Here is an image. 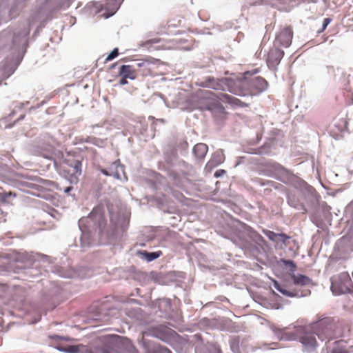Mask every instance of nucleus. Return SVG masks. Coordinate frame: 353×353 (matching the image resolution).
Segmentation results:
<instances>
[{"label": "nucleus", "mask_w": 353, "mask_h": 353, "mask_svg": "<svg viewBox=\"0 0 353 353\" xmlns=\"http://www.w3.org/2000/svg\"><path fill=\"white\" fill-rule=\"evenodd\" d=\"M259 72V69L246 71L243 75L233 74L230 77L217 78L208 77L200 85L215 90L229 91L240 96L258 95L267 90L268 81L260 76L253 77Z\"/></svg>", "instance_id": "nucleus-1"}, {"label": "nucleus", "mask_w": 353, "mask_h": 353, "mask_svg": "<svg viewBox=\"0 0 353 353\" xmlns=\"http://www.w3.org/2000/svg\"><path fill=\"white\" fill-rule=\"evenodd\" d=\"M337 325L331 317H324L311 323L310 330L321 341L334 339L336 336Z\"/></svg>", "instance_id": "nucleus-2"}, {"label": "nucleus", "mask_w": 353, "mask_h": 353, "mask_svg": "<svg viewBox=\"0 0 353 353\" xmlns=\"http://www.w3.org/2000/svg\"><path fill=\"white\" fill-rule=\"evenodd\" d=\"M76 156H61L59 168L65 174L71 183H77L78 178L81 174V160L77 159Z\"/></svg>", "instance_id": "nucleus-3"}, {"label": "nucleus", "mask_w": 353, "mask_h": 353, "mask_svg": "<svg viewBox=\"0 0 353 353\" xmlns=\"http://www.w3.org/2000/svg\"><path fill=\"white\" fill-rule=\"evenodd\" d=\"M195 97L199 99H213L228 103L233 107H248V105L240 99L223 92L215 93L211 90H199L196 92Z\"/></svg>", "instance_id": "nucleus-4"}, {"label": "nucleus", "mask_w": 353, "mask_h": 353, "mask_svg": "<svg viewBox=\"0 0 353 353\" xmlns=\"http://www.w3.org/2000/svg\"><path fill=\"white\" fill-rule=\"evenodd\" d=\"M352 287V281L347 272H341L331 279V290L336 295L350 292Z\"/></svg>", "instance_id": "nucleus-5"}, {"label": "nucleus", "mask_w": 353, "mask_h": 353, "mask_svg": "<svg viewBox=\"0 0 353 353\" xmlns=\"http://www.w3.org/2000/svg\"><path fill=\"white\" fill-rule=\"evenodd\" d=\"M32 21L28 19L23 22V28L20 30H15L12 38V44L14 47L19 50H26L28 40V36L30 34V27L31 26Z\"/></svg>", "instance_id": "nucleus-6"}, {"label": "nucleus", "mask_w": 353, "mask_h": 353, "mask_svg": "<svg viewBox=\"0 0 353 353\" xmlns=\"http://www.w3.org/2000/svg\"><path fill=\"white\" fill-rule=\"evenodd\" d=\"M54 140L49 134H46L41 136L37 144L34 145V151L39 154H44L43 152H49L50 154H56L54 147Z\"/></svg>", "instance_id": "nucleus-7"}, {"label": "nucleus", "mask_w": 353, "mask_h": 353, "mask_svg": "<svg viewBox=\"0 0 353 353\" xmlns=\"http://www.w3.org/2000/svg\"><path fill=\"white\" fill-rule=\"evenodd\" d=\"M293 32L289 27L281 29L276 35L274 46L289 47L292 43Z\"/></svg>", "instance_id": "nucleus-8"}, {"label": "nucleus", "mask_w": 353, "mask_h": 353, "mask_svg": "<svg viewBox=\"0 0 353 353\" xmlns=\"http://www.w3.org/2000/svg\"><path fill=\"white\" fill-rule=\"evenodd\" d=\"M277 47V46H275ZM284 55V51L279 49L278 48H274L270 49L268 54V57L266 59L268 67L275 71L277 69L278 65L280 63L282 58Z\"/></svg>", "instance_id": "nucleus-9"}, {"label": "nucleus", "mask_w": 353, "mask_h": 353, "mask_svg": "<svg viewBox=\"0 0 353 353\" xmlns=\"http://www.w3.org/2000/svg\"><path fill=\"white\" fill-rule=\"evenodd\" d=\"M123 0H105L104 4H101V10H105V12L103 16L108 19L113 16L118 9L120 8Z\"/></svg>", "instance_id": "nucleus-10"}, {"label": "nucleus", "mask_w": 353, "mask_h": 353, "mask_svg": "<svg viewBox=\"0 0 353 353\" xmlns=\"http://www.w3.org/2000/svg\"><path fill=\"white\" fill-rule=\"evenodd\" d=\"M73 0H46V7L51 12L65 10L70 7Z\"/></svg>", "instance_id": "nucleus-11"}, {"label": "nucleus", "mask_w": 353, "mask_h": 353, "mask_svg": "<svg viewBox=\"0 0 353 353\" xmlns=\"http://www.w3.org/2000/svg\"><path fill=\"white\" fill-rule=\"evenodd\" d=\"M300 341L307 351L314 350L317 346V341L312 333L306 332L301 338Z\"/></svg>", "instance_id": "nucleus-12"}, {"label": "nucleus", "mask_w": 353, "mask_h": 353, "mask_svg": "<svg viewBox=\"0 0 353 353\" xmlns=\"http://www.w3.org/2000/svg\"><path fill=\"white\" fill-rule=\"evenodd\" d=\"M214 102H208L205 103V108L207 110L210 111L213 114H223L225 112V108L223 105L218 100H213Z\"/></svg>", "instance_id": "nucleus-13"}, {"label": "nucleus", "mask_w": 353, "mask_h": 353, "mask_svg": "<svg viewBox=\"0 0 353 353\" xmlns=\"http://www.w3.org/2000/svg\"><path fill=\"white\" fill-rule=\"evenodd\" d=\"M119 75L120 77H125L131 80H134L137 77L134 70H132V66L130 65H122L119 68Z\"/></svg>", "instance_id": "nucleus-14"}, {"label": "nucleus", "mask_w": 353, "mask_h": 353, "mask_svg": "<svg viewBox=\"0 0 353 353\" xmlns=\"http://www.w3.org/2000/svg\"><path fill=\"white\" fill-rule=\"evenodd\" d=\"M292 279L294 283L297 285H306L310 282V278L303 274L295 275L292 274Z\"/></svg>", "instance_id": "nucleus-15"}, {"label": "nucleus", "mask_w": 353, "mask_h": 353, "mask_svg": "<svg viewBox=\"0 0 353 353\" xmlns=\"http://www.w3.org/2000/svg\"><path fill=\"white\" fill-rule=\"evenodd\" d=\"M347 122L345 120L340 121V122L337 125H334L335 126L339 128L340 133H334V132H332V130H331L330 132V135L335 139H341L343 137L341 132L347 130Z\"/></svg>", "instance_id": "nucleus-16"}, {"label": "nucleus", "mask_w": 353, "mask_h": 353, "mask_svg": "<svg viewBox=\"0 0 353 353\" xmlns=\"http://www.w3.org/2000/svg\"><path fill=\"white\" fill-rule=\"evenodd\" d=\"M153 64V62L149 59H141L137 63L138 68H143V74L148 75L150 70V66Z\"/></svg>", "instance_id": "nucleus-17"}, {"label": "nucleus", "mask_w": 353, "mask_h": 353, "mask_svg": "<svg viewBox=\"0 0 353 353\" xmlns=\"http://www.w3.org/2000/svg\"><path fill=\"white\" fill-rule=\"evenodd\" d=\"M208 151V147L203 143H197L192 148L193 154H207Z\"/></svg>", "instance_id": "nucleus-18"}, {"label": "nucleus", "mask_w": 353, "mask_h": 353, "mask_svg": "<svg viewBox=\"0 0 353 353\" xmlns=\"http://www.w3.org/2000/svg\"><path fill=\"white\" fill-rule=\"evenodd\" d=\"M261 3L281 10L284 6L283 0H261Z\"/></svg>", "instance_id": "nucleus-19"}, {"label": "nucleus", "mask_w": 353, "mask_h": 353, "mask_svg": "<svg viewBox=\"0 0 353 353\" xmlns=\"http://www.w3.org/2000/svg\"><path fill=\"white\" fill-rule=\"evenodd\" d=\"M188 147V143L186 141H180L176 147L173 150L172 154H178L179 153L183 154V153L186 152Z\"/></svg>", "instance_id": "nucleus-20"}, {"label": "nucleus", "mask_w": 353, "mask_h": 353, "mask_svg": "<svg viewBox=\"0 0 353 353\" xmlns=\"http://www.w3.org/2000/svg\"><path fill=\"white\" fill-rule=\"evenodd\" d=\"M141 254L145 257V259L148 261H152L157 258H159L161 255V252H148L146 251H143L141 252Z\"/></svg>", "instance_id": "nucleus-21"}, {"label": "nucleus", "mask_w": 353, "mask_h": 353, "mask_svg": "<svg viewBox=\"0 0 353 353\" xmlns=\"http://www.w3.org/2000/svg\"><path fill=\"white\" fill-rule=\"evenodd\" d=\"M344 90H345L347 92V97L348 98V101L350 103H353V92H352V87L350 85V79H344Z\"/></svg>", "instance_id": "nucleus-22"}, {"label": "nucleus", "mask_w": 353, "mask_h": 353, "mask_svg": "<svg viewBox=\"0 0 353 353\" xmlns=\"http://www.w3.org/2000/svg\"><path fill=\"white\" fill-rule=\"evenodd\" d=\"M274 288L282 293L284 295L288 296H293L294 294L293 292H289L287 290H285L281 284L279 283L276 281H274Z\"/></svg>", "instance_id": "nucleus-23"}, {"label": "nucleus", "mask_w": 353, "mask_h": 353, "mask_svg": "<svg viewBox=\"0 0 353 353\" xmlns=\"http://www.w3.org/2000/svg\"><path fill=\"white\" fill-rule=\"evenodd\" d=\"M123 344L128 353H138V350L129 339L123 340Z\"/></svg>", "instance_id": "nucleus-24"}, {"label": "nucleus", "mask_w": 353, "mask_h": 353, "mask_svg": "<svg viewBox=\"0 0 353 353\" xmlns=\"http://www.w3.org/2000/svg\"><path fill=\"white\" fill-rule=\"evenodd\" d=\"M160 41V39H148L145 41H143V42H141L139 46L142 48H146L147 50H151V48H152V44L154 43H157Z\"/></svg>", "instance_id": "nucleus-25"}, {"label": "nucleus", "mask_w": 353, "mask_h": 353, "mask_svg": "<svg viewBox=\"0 0 353 353\" xmlns=\"http://www.w3.org/2000/svg\"><path fill=\"white\" fill-rule=\"evenodd\" d=\"M225 160V156H214L208 163V165H212L216 166L219 164L223 163Z\"/></svg>", "instance_id": "nucleus-26"}, {"label": "nucleus", "mask_w": 353, "mask_h": 353, "mask_svg": "<svg viewBox=\"0 0 353 353\" xmlns=\"http://www.w3.org/2000/svg\"><path fill=\"white\" fill-rule=\"evenodd\" d=\"M264 234L271 241L278 242V234L268 230H263Z\"/></svg>", "instance_id": "nucleus-27"}, {"label": "nucleus", "mask_w": 353, "mask_h": 353, "mask_svg": "<svg viewBox=\"0 0 353 353\" xmlns=\"http://www.w3.org/2000/svg\"><path fill=\"white\" fill-rule=\"evenodd\" d=\"M88 141L93 143L99 148H103L105 145V141L96 137H89Z\"/></svg>", "instance_id": "nucleus-28"}, {"label": "nucleus", "mask_w": 353, "mask_h": 353, "mask_svg": "<svg viewBox=\"0 0 353 353\" xmlns=\"http://www.w3.org/2000/svg\"><path fill=\"white\" fill-rule=\"evenodd\" d=\"M148 353H172V352L167 347L161 345H154L152 352L148 351Z\"/></svg>", "instance_id": "nucleus-29"}, {"label": "nucleus", "mask_w": 353, "mask_h": 353, "mask_svg": "<svg viewBox=\"0 0 353 353\" xmlns=\"http://www.w3.org/2000/svg\"><path fill=\"white\" fill-rule=\"evenodd\" d=\"M281 261L292 272L294 273L295 272L296 265L292 261L283 259Z\"/></svg>", "instance_id": "nucleus-30"}, {"label": "nucleus", "mask_w": 353, "mask_h": 353, "mask_svg": "<svg viewBox=\"0 0 353 353\" xmlns=\"http://www.w3.org/2000/svg\"><path fill=\"white\" fill-rule=\"evenodd\" d=\"M119 55V49L115 48H114L110 53L105 58V61H110L112 59H115Z\"/></svg>", "instance_id": "nucleus-31"}, {"label": "nucleus", "mask_w": 353, "mask_h": 353, "mask_svg": "<svg viewBox=\"0 0 353 353\" xmlns=\"http://www.w3.org/2000/svg\"><path fill=\"white\" fill-rule=\"evenodd\" d=\"M332 20V19L330 17L325 18L323 21L322 27L320 30H318V33H321V32H323L326 29L327 26L330 23Z\"/></svg>", "instance_id": "nucleus-32"}, {"label": "nucleus", "mask_w": 353, "mask_h": 353, "mask_svg": "<svg viewBox=\"0 0 353 353\" xmlns=\"http://www.w3.org/2000/svg\"><path fill=\"white\" fill-rule=\"evenodd\" d=\"M329 353H347V352L345 350L339 346H336L333 347L332 350Z\"/></svg>", "instance_id": "nucleus-33"}, {"label": "nucleus", "mask_w": 353, "mask_h": 353, "mask_svg": "<svg viewBox=\"0 0 353 353\" xmlns=\"http://www.w3.org/2000/svg\"><path fill=\"white\" fill-rule=\"evenodd\" d=\"M266 148H267V145H266V144H265L264 145H263L261 147V149L263 150L262 151H259V152H250L248 153L250 154H254V155H256V154H263V153L268 154V153L270 152V151L265 150Z\"/></svg>", "instance_id": "nucleus-34"}, {"label": "nucleus", "mask_w": 353, "mask_h": 353, "mask_svg": "<svg viewBox=\"0 0 353 353\" xmlns=\"http://www.w3.org/2000/svg\"><path fill=\"white\" fill-rule=\"evenodd\" d=\"M171 331V330H169V329H165V332L163 333L162 334H158L157 335V337H159V339H161V340L163 341H165L167 340V335L169 334V332Z\"/></svg>", "instance_id": "nucleus-35"}, {"label": "nucleus", "mask_w": 353, "mask_h": 353, "mask_svg": "<svg viewBox=\"0 0 353 353\" xmlns=\"http://www.w3.org/2000/svg\"><path fill=\"white\" fill-rule=\"evenodd\" d=\"M289 239V236L285 234H278V239L279 241H281L283 243H285V241Z\"/></svg>", "instance_id": "nucleus-36"}, {"label": "nucleus", "mask_w": 353, "mask_h": 353, "mask_svg": "<svg viewBox=\"0 0 353 353\" xmlns=\"http://www.w3.org/2000/svg\"><path fill=\"white\" fill-rule=\"evenodd\" d=\"M225 173H226V172L225 170L220 169L215 172L214 176L218 178V177H220V176L224 175Z\"/></svg>", "instance_id": "nucleus-37"}, {"label": "nucleus", "mask_w": 353, "mask_h": 353, "mask_svg": "<svg viewBox=\"0 0 353 353\" xmlns=\"http://www.w3.org/2000/svg\"><path fill=\"white\" fill-rule=\"evenodd\" d=\"M121 77V78L119 82V85H123L128 84V81H127L128 78H125V77Z\"/></svg>", "instance_id": "nucleus-38"}, {"label": "nucleus", "mask_w": 353, "mask_h": 353, "mask_svg": "<svg viewBox=\"0 0 353 353\" xmlns=\"http://www.w3.org/2000/svg\"><path fill=\"white\" fill-rule=\"evenodd\" d=\"M212 347L214 353H221V350L219 348L216 347V346H213Z\"/></svg>", "instance_id": "nucleus-39"}, {"label": "nucleus", "mask_w": 353, "mask_h": 353, "mask_svg": "<svg viewBox=\"0 0 353 353\" xmlns=\"http://www.w3.org/2000/svg\"><path fill=\"white\" fill-rule=\"evenodd\" d=\"M41 28H42V26H40L37 27V30H35V32H34V35H33V36L34 37V36H36L37 34H39V30H40Z\"/></svg>", "instance_id": "nucleus-40"}, {"label": "nucleus", "mask_w": 353, "mask_h": 353, "mask_svg": "<svg viewBox=\"0 0 353 353\" xmlns=\"http://www.w3.org/2000/svg\"><path fill=\"white\" fill-rule=\"evenodd\" d=\"M72 189V187H67V188L65 189L64 192H65V193H68V192H69Z\"/></svg>", "instance_id": "nucleus-41"}, {"label": "nucleus", "mask_w": 353, "mask_h": 353, "mask_svg": "<svg viewBox=\"0 0 353 353\" xmlns=\"http://www.w3.org/2000/svg\"><path fill=\"white\" fill-rule=\"evenodd\" d=\"M312 221H313V222H314V223H315L318 227H319V226H320V225H319V223H318V221H316V220H315V219H314V217H313V218H312Z\"/></svg>", "instance_id": "nucleus-42"}, {"label": "nucleus", "mask_w": 353, "mask_h": 353, "mask_svg": "<svg viewBox=\"0 0 353 353\" xmlns=\"http://www.w3.org/2000/svg\"><path fill=\"white\" fill-rule=\"evenodd\" d=\"M219 152H221V153L223 154V150L220 149L219 150L216 151V152H215V154H219Z\"/></svg>", "instance_id": "nucleus-43"}, {"label": "nucleus", "mask_w": 353, "mask_h": 353, "mask_svg": "<svg viewBox=\"0 0 353 353\" xmlns=\"http://www.w3.org/2000/svg\"><path fill=\"white\" fill-rule=\"evenodd\" d=\"M25 117V114H22L19 117V118L18 119V121H20V120H22Z\"/></svg>", "instance_id": "nucleus-44"}, {"label": "nucleus", "mask_w": 353, "mask_h": 353, "mask_svg": "<svg viewBox=\"0 0 353 353\" xmlns=\"http://www.w3.org/2000/svg\"><path fill=\"white\" fill-rule=\"evenodd\" d=\"M118 65L117 63H114V64H112L111 66H110V68L112 69L114 68H115L117 65Z\"/></svg>", "instance_id": "nucleus-45"}, {"label": "nucleus", "mask_w": 353, "mask_h": 353, "mask_svg": "<svg viewBox=\"0 0 353 353\" xmlns=\"http://www.w3.org/2000/svg\"><path fill=\"white\" fill-rule=\"evenodd\" d=\"M158 121L161 122V123H164V119H158L157 120Z\"/></svg>", "instance_id": "nucleus-46"}, {"label": "nucleus", "mask_w": 353, "mask_h": 353, "mask_svg": "<svg viewBox=\"0 0 353 353\" xmlns=\"http://www.w3.org/2000/svg\"><path fill=\"white\" fill-rule=\"evenodd\" d=\"M54 163H55L56 166H58L57 160H54Z\"/></svg>", "instance_id": "nucleus-47"}]
</instances>
